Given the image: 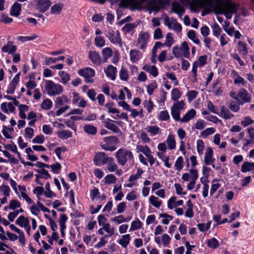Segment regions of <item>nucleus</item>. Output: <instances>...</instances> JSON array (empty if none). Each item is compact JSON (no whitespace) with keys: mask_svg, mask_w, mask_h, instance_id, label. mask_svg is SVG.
I'll list each match as a JSON object with an SVG mask.
<instances>
[{"mask_svg":"<svg viewBox=\"0 0 254 254\" xmlns=\"http://www.w3.org/2000/svg\"><path fill=\"white\" fill-rule=\"evenodd\" d=\"M220 117L226 119H230L233 117V115L224 106H222L219 114H217Z\"/></svg>","mask_w":254,"mask_h":254,"instance_id":"de8ad7c7","label":"nucleus"},{"mask_svg":"<svg viewBox=\"0 0 254 254\" xmlns=\"http://www.w3.org/2000/svg\"><path fill=\"white\" fill-rule=\"evenodd\" d=\"M103 123L106 128L111 130L114 133L121 134L122 132L121 129L116 125L117 122H116L109 118H107L103 121Z\"/></svg>","mask_w":254,"mask_h":254,"instance_id":"412c9836","label":"nucleus"},{"mask_svg":"<svg viewBox=\"0 0 254 254\" xmlns=\"http://www.w3.org/2000/svg\"><path fill=\"white\" fill-rule=\"evenodd\" d=\"M171 95L172 100L177 102L179 101L178 100L181 98L182 93L178 88H175L172 90Z\"/></svg>","mask_w":254,"mask_h":254,"instance_id":"5fc2aeb1","label":"nucleus"},{"mask_svg":"<svg viewBox=\"0 0 254 254\" xmlns=\"http://www.w3.org/2000/svg\"><path fill=\"white\" fill-rule=\"evenodd\" d=\"M16 47L13 44L12 42H8L1 48V51L3 53H8L9 55H13L16 53Z\"/></svg>","mask_w":254,"mask_h":254,"instance_id":"c85d7f7f","label":"nucleus"},{"mask_svg":"<svg viewBox=\"0 0 254 254\" xmlns=\"http://www.w3.org/2000/svg\"><path fill=\"white\" fill-rule=\"evenodd\" d=\"M142 69L149 73L153 77H157L159 74L157 68L153 65L146 64L142 67Z\"/></svg>","mask_w":254,"mask_h":254,"instance_id":"7c9ffc66","label":"nucleus"},{"mask_svg":"<svg viewBox=\"0 0 254 254\" xmlns=\"http://www.w3.org/2000/svg\"><path fill=\"white\" fill-rule=\"evenodd\" d=\"M188 37L196 45H200V43L198 38L196 35V33L193 30H190L188 33Z\"/></svg>","mask_w":254,"mask_h":254,"instance_id":"0e129e2a","label":"nucleus"},{"mask_svg":"<svg viewBox=\"0 0 254 254\" xmlns=\"http://www.w3.org/2000/svg\"><path fill=\"white\" fill-rule=\"evenodd\" d=\"M164 24L169 29H173L177 32L180 33L182 30V27L181 24L179 23L176 19L170 18L166 14L164 16Z\"/></svg>","mask_w":254,"mask_h":254,"instance_id":"9d476101","label":"nucleus"},{"mask_svg":"<svg viewBox=\"0 0 254 254\" xmlns=\"http://www.w3.org/2000/svg\"><path fill=\"white\" fill-rule=\"evenodd\" d=\"M20 72L17 73L8 84L6 89V92L8 94H12L14 93L15 89L20 81Z\"/></svg>","mask_w":254,"mask_h":254,"instance_id":"5701e85b","label":"nucleus"},{"mask_svg":"<svg viewBox=\"0 0 254 254\" xmlns=\"http://www.w3.org/2000/svg\"><path fill=\"white\" fill-rule=\"evenodd\" d=\"M106 36L111 43L119 45L120 47L122 46V39L119 31L110 28L106 34Z\"/></svg>","mask_w":254,"mask_h":254,"instance_id":"9b49d317","label":"nucleus"},{"mask_svg":"<svg viewBox=\"0 0 254 254\" xmlns=\"http://www.w3.org/2000/svg\"><path fill=\"white\" fill-rule=\"evenodd\" d=\"M171 237L167 233H164L161 236L154 237L155 242L158 246L164 248L169 247L171 242Z\"/></svg>","mask_w":254,"mask_h":254,"instance_id":"dca6fc26","label":"nucleus"},{"mask_svg":"<svg viewBox=\"0 0 254 254\" xmlns=\"http://www.w3.org/2000/svg\"><path fill=\"white\" fill-rule=\"evenodd\" d=\"M136 151L137 153H142L145 156L148 155L150 153H152V151L147 145L137 144L136 147Z\"/></svg>","mask_w":254,"mask_h":254,"instance_id":"37998d69","label":"nucleus"},{"mask_svg":"<svg viewBox=\"0 0 254 254\" xmlns=\"http://www.w3.org/2000/svg\"><path fill=\"white\" fill-rule=\"evenodd\" d=\"M11 190L7 185L2 184L0 186V193L2 198H1V203L5 204L7 202L8 197L10 196Z\"/></svg>","mask_w":254,"mask_h":254,"instance_id":"b1692460","label":"nucleus"},{"mask_svg":"<svg viewBox=\"0 0 254 254\" xmlns=\"http://www.w3.org/2000/svg\"><path fill=\"white\" fill-rule=\"evenodd\" d=\"M184 158L182 156H179L175 161L174 167L176 170L181 171L184 167Z\"/></svg>","mask_w":254,"mask_h":254,"instance_id":"680f3d73","label":"nucleus"},{"mask_svg":"<svg viewBox=\"0 0 254 254\" xmlns=\"http://www.w3.org/2000/svg\"><path fill=\"white\" fill-rule=\"evenodd\" d=\"M230 96L241 105L250 102L252 99L251 95L244 88L241 89L238 92L231 91Z\"/></svg>","mask_w":254,"mask_h":254,"instance_id":"20e7f679","label":"nucleus"},{"mask_svg":"<svg viewBox=\"0 0 254 254\" xmlns=\"http://www.w3.org/2000/svg\"><path fill=\"white\" fill-rule=\"evenodd\" d=\"M211 186L210 190V195L213 196L214 193L219 189L221 185L218 182L217 180L214 179L211 182Z\"/></svg>","mask_w":254,"mask_h":254,"instance_id":"69168bd1","label":"nucleus"},{"mask_svg":"<svg viewBox=\"0 0 254 254\" xmlns=\"http://www.w3.org/2000/svg\"><path fill=\"white\" fill-rule=\"evenodd\" d=\"M147 7L150 13L152 11L157 12L160 9V3L155 0H151L147 3Z\"/></svg>","mask_w":254,"mask_h":254,"instance_id":"4c0bfd02","label":"nucleus"},{"mask_svg":"<svg viewBox=\"0 0 254 254\" xmlns=\"http://www.w3.org/2000/svg\"><path fill=\"white\" fill-rule=\"evenodd\" d=\"M64 56H60L58 58L46 57L45 63L46 65H50L52 64L56 63L59 61H64Z\"/></svg>","mask_w":254,"mask_h":254,"instance_id":"bf43d9fd","label":"nucleus"},{"mask_svg":"<svg viewBox=\"0 0 254 254\" xmlns=\"http://www.w3.org/2000/svg\"><path fill=\"white\" fill-rule=\"evenodd\" d=\"M58 75L61 78L60 82L63 84H66L70 80L69 74L64 71L60 70Z\"/></svg>","mask_w":254,"mask_h":254,"instance_id":"8fccbe9b","label":"nucleus"},{"mask_svg":"<svg viewBox=\"0 0 254 254\" xmlns=\"http://www.w3.org/2000/svg\"><path fill=\"white\" fill-rule=\"evenodd\" d=\"M45 90L49 96L59 95L64 92V88L60 84L56 83L51 80L45 81Z\"/></svg>","mask_w":254,"mask_h":254,"instance_id":"7ed1b4c3","label":"nucleus"},{"mask_svg":"<svg viewBox=\"0 0 254 254\" xmlns=\"http://www.w3.org/2000/svg\"><path fill=\"white\" fill-rule=\"evenodd\" d=\"M0 109L4 113L9 114L14 112L15 108L12 102H3L0 105Z\"/></svg>","mask_w":254,"mask_h":254,"instance_id":"c756f323","label":"nucleus"},{"mask_svg":"<svg viewBox=\"0 0 254 254\" xmlns=\"http://www.w3.org/2000/svg\"><path fill=\"white\" fill-rule=\"evenodd\" d=\"M183 204L184 201L182 199L178 200L177 196L175 195L172 196L167 201V207L170 210L174 209Z\"/></svg>","mask_w":254,"mask_h":254,"instance_id":"a878e982","label":"nucleus"},{"mask_svg":"<svg viewBox=\"0 0 254 254\" xmlns=\"http://www.w3.org/2000/svg\"><path fill=\"white\" fill-rule=\"evenodd\" d=\"M186 109V104L184 100L175 102L171 108V114L176 121L180 120V115L182 110Z\"/></svg>","mask_w":254,"mask_h":254,"instance_id":"6e6552de","label":"nucleus"},{"mask_svg":"<svg viewBox=\"0 0 254 254\" xmlns=\"http://www.w3.org/2000/svg\"><path fill=\"white\" fill-rule=\"evenodd\" d=\"M131 237L130 234H125L122 236L120 239L118 241V243L124 248H127L130 243Z\"/></svg>","mask_w":254,"mask_h":254,"instance_id":"a19ab883","label":"nucleus"},{"mask_svg":"<svg viewBox=\"0 0 254 254\" xmlns=\"http://www.w3.org/2000/svg\"><path fill=\"white\" fill-rule=\"evenodd\" d=\"M207 56L203 55L199 57L198 59L192 64L191 71L195 79H196L197 77V68L205 65L207 63Z\"/></svg>","mask_w":254,"mask_h":254,"instance_id":"4468645a","label":"nucleus"},{"mask_svg":"<svg viewBox=\"0 0 254 254\" xmlns=\"http://www.w3.org/2000/svg\"><path fill=\"white\" fill-rule=\"evenodd\" d=\"M159 218L161 219V223L165 225H168L170 221L173 219V216L172 215L166 213L160 214Z\"/></svg>","mask_w":254,"mask_h":254,"instance_id":"49530a36","label":"nucleus"},{"mask_svg":"<svg viewBox=\"0 0 254 254\" xmlns=\"http://www.w3.org/2000/svg\"><path fill=\"white\" fill-rule=\"evenodd\" d=\"M142 225L143 223L138 218H136L131 222L129 231L133 232L138 230L142 228Z\"/></svg>","mask_w":254,"mask_h":254,"instance_id":"79ce46f5","label":"nucleus"},{"mask_svg":"<svg viewBox=\"0 0 254 254\" xmlns=\"http://www.w3.org/2000/svg\"><path fill=\"white\" fill-rule=\"evenodd\" d=\"M80 75L83 76L87 82H92V80L91 77H93L95 75V71L93 69L90 67H86L84 69H80L79 71Z\"/></svg>","mask_w":254,"mask_h":254,"instance_id":"393cba45","label":"nucleus"},{"mask_svg":"<svg viewBox=\"0 0 254 254\" xmlns=\"http://www.w3.org/2000/svg\"><path fill=\"white\" fill-rule=\"evenodd\" d=\"M18 193L15 194L18 198L20 199H23V200H25L29 205L32 204V200L27 194L26 187L24 185H18Z\"/></svg>","mask_w":254,"mask_h":254,"instance_id":"f3484780","label":"nucleus"},{"mask_svg":"<svg viewBox=\"0 0 254 254\" xmlns=\"http://www.w3.org/2000/svg\"><path fill=\"white\" fill-rule=\"evenodd\" d=\"M84 131L87 134L94 135L97 133V127L92 125H85L83 127Z\"/></svg>","mask_w":254,"mask_h":254,"instance_id":"864d4df0","label":"nucleus"},{"mask_svg":"<svg viewBox=\"0 0 254 254\" xmlns=\"http://www.w3.org/2000/svg\"><path fill=\"white\" fill-rule=\"evenodd\" d=\"M45 189L46 190H44V195L46 197L51 198L56 196V193L51 190L50 184L49 182L45 184Z\"/></svg>","mask_w":254,"mask_h":254,"instance_id":"6e6d98bb","label":"nucleus"},{"mask_svg":"<svg viewBox=\"0 0 254 254\" xmlns=\"http://www.w3.org/2000/svg\"><path fill=\"white\" fill-rule=\"evenodd\" d=\"M110 158L105 153L98 152L95 155L93 159L94 164L97 166H101L106 164L107 161Z\"/></svg>","mask_w":254,"mask_h":254,"instance_id":"6ab92c4d","label":"nucleus"},{"mask_svg":"<svg viewBox=\"0 0 254 254\" xmlns=\"http://www.w3.org/2000/svg\"><path fill=\"white\" fill-rule=\"evenodd\" d=\"M254 170V163L244 162L241 167V172L247 173Z\"/></svg>","mask_w":254,"mask_h":254,"instance_id":"3c124183","label":"nucleus"},{"mask_svg":"<svg viewBox=\"0 0 254 254\" xmlns=\"http://www.w3.org/2000/svg\"><path fill=\"white\" fill-rule=\"evenodd\" d=\"M182 3H189L190 9L196 11L199 9L210 7L212 5L211 0H180Z\"/></svg>","mask_w":254,"mask_h":254,"instance_id":"39448f33","label":"nucleus"},{"mask_svg":"<svg viewBox=\"0 0 254 254\" xmlns=\"http://www.w3.org/2000/svg\"><path fill=\"white\" fill-rule=\"evenodd\" d=\"M172 52L177 58L189 59L190 57V48L186 42H183L180 46H175L172 49Z\"/></svg>","mask_w":254,"mask_h":254,"instance_id":"423d86ee","label":"nucleus"},{"mask_svg":"<svg viewBox=\"0 0 254 254\" xmlns=\"http://www.w3.org/2000/svg\"><path fill=\"white\" fill-rule=\"evenodd\" d=\"M105 164H106V168L109 172H115L116 175L118 176H120L123 174L122 169H119L118 164L112 157H110Z\"/></svg>","mask_w":254,"mask_h":254,"instance_id":"ddd939ff","label":"nucleus"},{"mask_svg":"<svg viewBox=\"0 0 254 254\" xmlns=\"http://www.w3.org/2000/svg\"><path fill=\"white\" fill-rule=\"evenodd\" d=\"M57 134L58 137L62 140L67 139L72 137V132L68 130H61L57 132Z\"/></svg>","mask_w":254,"mask_h":254,"instance_id":"a18cd8bd","label":"nucleus"},{"mask_svg":"<svg viewBox=\"0 0 254 254\" xmlns=\"http://www.w3.org/2000/svg\"><path fill=\"white\" fill-rule=\"evenodd\" d=\"M18 109L19 111V116L22 119H25L26 118V112H27L29 109V107L26 105L20 104L18 105Z\"/></svg>","mask_w":254,"mask_h":254,"instance_id":"09e8293b","label":"nucleus"},{"mask_svg":"<svg viewBox=\"0 0 254 254\" xmlns=\"http://www.w3.org/2000/svg\"><path fill=\"white\" fill-rule=\"evenodd\" d=\"M149 202L153 207L158 209L160 208L162 203V201L158 197L153 195L149 196Z\"/></svg>","mask_w":254,"mask_h":254,"instance_id":"c03bdc74","label":"nucleus"},{"mask_svg":"<svg viewBox=\"0 0 254 254\" xmlns=\"http://www.w3.org/2000/svg\"><path fill=\"white\" fill-rule=\"evenodd\" d=\"M196 149L198 155L200 156H202L204 149V143L202 140L198 139L196 141Z\"/></svg>","mask_w":254,"mask_h":254,"instance_id":"e2e57ef3","label":"nucleus"},{"mask_svg":"<svg viewBox=\"0 0 254 254\" xmlns=\"http://www.w3.org/2000/svg\"><path fill=\"white\" fill-rule=\"evenodd\" d=\"M119 77L121 80L127 81L129 78L128 70L122 66L119 71Z\"/></svg>","mask_w":254,"mask_h":254,"instance_id":"4d7b16f0","label":"nucleus"},{"mask_svg":"<svg viewBox=\"0 0 254 254\" xmlns=\"http://www.w3.org/2000/svg\"><path fill=\"white\" fill-rule=\"evenodd\" d=\"M176 136L172 132L168 134L164 142L159 143L157 145V155L168 168L171 167V164L169 163L170 156L166 155L167 150H173L176 149Z\"/></svg>","mask_w":254,"mask_h":254,"instance_id":"f257e3e1","label":"nucleus"},{"mask_svg":"<svg viewBox=\"0 0 254 254\" xmlns=\"http://www.w3.org/2000/svg\"><path fill=\"white\" fill-rule=\"evenodd\" d=\"M118 143V138L115 136H110L103 138L101 142V147L105 150L113 151L116 149V144Z\"/></svg>","mask_w":254,"mask_h":254,"instance_id":"1a4fd4ad","label":"nucleus"},{"mask_svg":"<svg viewBox=\"0 0 254 254\" xmlns=\"http://www.w3.org/2000/svg\"><path fill=\"white\" fill-rule=\"evenodd\" d=\"M37 7L41 11L44 12L50 6L51 3L49 0H35Z\"/></svg>","mask_w":254,"mask_h":254,"instance_id":"473e14b6","label":"nucleus"},{"mask_svg":"<svg viewBox=\"0 0 254 254\" xmlns=\"http://www.w3.org/2000/svg\"><path fill=\"white\" fill-rule=\"evenodd\" d=\"M97 219L99 226L103 227V229L109 235V236H112L114 234L115 229L114 227L110 223L105 222V217L104 215H99Z\"/></svg>","mask_w":254,"mask_h":254,"instance_id":"2eb2a0df","label":"nucleus"},{"mask_svg":"<svg viewBox=\"0 0 254 254\" xmlns=\"http://www.w3.org/2000/svg\"><path fill=\"white\" fill-rule=\"evenodd\" d=\"M104 72L106 76L111 80L114 81L116 79L117 72V69L116 67L112 65H109L104 69Z\"/></svg>","mask_w":254,"mask_h":254,"instance_id":"cd10ccee","label":"nucleus"},{"mask_svg":"<svg viewBox=\"0 0 254 254\" xmlns=\"http://www.w3.org/2000/svg\"><path fill=\"white\" fill-rule=\"evenodd\" d=\"M144 107L146 109L148 113H150L152 112L155 105L153 104L152 100H145L143 103Z\"/></svg>","mask_w":254,"mask_h":254,"instance_id":"052dcab7","label":"nucleus"},{"mask_svg":"<svg viewBox=\"0 0 254 254\" xmlns=\"http://www.w3.org/2000/svg\"><path fill=\"white\" fill-rule=\"evenodd\" d=\"M146 91L149 96L152 95L154 91L157 88L158 85L156 81H153L146 86Z\"/></svg>","mask_w":254,"mask_h":254,"instance_id":"13d9d810","label":"nucleus"},{"mask_svg":"<svg viewBox=\"0 0 254 254\" xmlns=\"http://www.w3.org/2000/svg\"><path fill=\"white\" fill-rule=\"evenodd\" d=\"M151 136H155L161 133V129L156 125L148 126L145 128Z\"/></svg>","mask_w":254,"mask_h":254,"instance_id":"e433bc0d","label":"nucleus"},{"mask_svg":"<svg viewBox=\"0 0 254 254\" xmlns=\"http://www.w3.org/2000/svg\"><path fill=\"white\" fill-rule=\"evenodd\" d=\"M166 47H171L174 43V40L173 37V34L171 33H168L166 34L165 41L164 43Z\"/></svg>","mask_w":254,"mask_h":254,"instance_id":"338daca9","label":"nucleus"},{"mask_svg":"<svg viewBox=\"0 0 254 254\" xmlns=\"http://www.w3.org/2000/svg\"><path fill=\"white\" fill-rule=\"evenodd\" d=\"M139 197V193L136 190H132L126 195V199L129 201L137 199Z\"/></svg>","mask_w":254,"mask_h":254,"instance_id":"603ef678","label":"nucleus"},{"mask_svg":"<svg viewBox=\"0 0 254 254\" xmlns=\"http://www.w3.org/2000/svg\"><path fill=\"white\" fill-rule=\"evenodd\" d=\"M16 224L25 229L28 235H30L31 227L28 217L24 216H19L16 221Z\"/></svg>","mask_w":254,"mask_h":254,"instance_id":"aec40b11","label":"nucleus"},{"mask_svg":"<svg viewBox=\"0 0 254 254\" xmlns=\"http://www.w3.org/2000/svg\"><path fill=\"white\" fill-rule=\"evenodd\" d=\"M21 10V4L15 2L11 7L10 14L11 16L18 17L20 14Z\"/></svg>","mask_w":254,"mask_h":254,"instance_id":"58836bf2","label":"nucleus"},{"mask_svg":"<svg viewBox=\"0 0 254 254\" xmlns=\"http://www.w3.org/2000/svg\"><path fill=\"white\" fill-rule=\"evenodd\" d=\"M143 173V171L140 169H138L135 174L131 175L128 179L129 183L125 184V187L127 188H132L133 187H137L138 184L137 180L141 178V175Z\"/></svg>","mask_w":254,"mask_h":254,"instance_id":"a211bd4d","label":"nucleus"},{"mask_svg":"<svg viewBox=\"0 0 254 254\" xmlns=\"http://www.w3.org/2000/svg\"><path fill=\"white\" fill-rule=\"evenodd\" d=\"M130 60L132 63H137L142 57V53L139 51L134 49L129 52Z\"/></svg>","mask_w":254,"mask_h":254,"instance_id":"72a5a7b5","label":"nucleus"},{"mask_svg":"<svg viewBox=\"0 0 254 254\" xmlns=\"http://www.w3.org/2000/svg\"><path fill=\"white\" fill-rule=\"evenodd\" d=\"M69 100L67 96L65 95H62L57 97L55 101V106L56 108H59L64 105V104L69 102Z\"/></svg>","mask_w":254,"mask_h":254,"instance_id":"ea45409f","label":"nucleus"},{"mask_svg":"<svg viewBox=\"0 0 254 254\" xmlns=\"http://www.w3.org/2000/svg\"><path fill=\"white\" fill-rule=\"evenodd\" d=\"M196 114V111L193 109H191L187 112L181 119L180 118V121L182 123H187L194 118Z\"/></svg>","mask_w":254,"mask_h":254,"instance_id":"c9c22d12","label":"nucleus"},{"mask_svg":"<svg viewBox=\"0 0 254 254\" xmlns=\"http://www.w3.org/2000/svg\"><path fill=\"white\" fill-rule=\"evenodd\" d=\"M238 8L239 5L227 1L221 6L220 13L224 14L227 19H230L232 14L236 13Z\"/></svg>","mask_w":254,"mask_h":254,"instance_id":"0eeeda50","label":"nucleus"},{"mask_svg":"<svg viewBox=\"0 0 254 254\" xmlns=\"http://www.w3.org/2000/svg\"><path fill=\"white\" fill-rule=\"evenodd\" d=\"M150 39V35L147 32H140L138 34L136 46L141 50L146 49Z\"/></svg>","mask_w":254,"mask_h":254,"instance_id":"f8f14e48","label":"nucleus"},{"mask_svg":"<svg viewBox=\"0 0 254 254\" xmlns=\"http://www.w3.org/2000/svg\"><path fill=\"white\" fill-rule=\"evenodd\" d=\"M10 229L17 233L18 235V240L22 245H24L25 242V239L23 232L18 228L16 227L13 224H10L9 225Z\"/></svg>","mask_w":254,"mask_h":254,"instance_id":"f704fd0d","label":"nucleus"},{"mask_svg":"<svg viewBox=\"0 0 254 254\" xmlns=\"http://www.w3.org/2000/svg\"><path fill=\"white\" fill-rule=\"evenodd\" d=\"M115 157L118 164L122 166H125L127 163H132L134 160L132 152L125 148L118 149L115 153Z\"/></svg>","mask_w":254,"mask_h":254,"instance_id":"f03ea898","label":"nucleus"},{"mask_svg":"<svg viewBox=\"0 0 254 254\" xmlns=\"http://www.w3.org/2000/svg\"><path fill=\"white\" fill-rule=\"evenodd\" d=\"M213 151L210 147H208L206 149L203 162L206 165H212L213 168H215L214 164L215 159L213 157Z\"/></svg>","mask_w":254,"mask_h":254,"instance_id":"4be33fe9","label":"nucleus"},{"mask_svg":"<svg viewBox=\"0 0 254 254\" xmlns=\"http://www.w3.org/2000/svg\"><path fill=\"white\" fill-rule=\"evenodd\" d=\"M89 59L95 65L101 64V59L99 53L95 51H91L88 54Z\"/></svg>","mask_w":254,"mask_h":254,"instance_id":"2f4dec72","label":"nucleus"},{"mask_svg":"<svg viewBox=\"0 0 254 254\" xmlns=\"http://www.w3.org/2000/svg\"><path fill=\"white\" fill-rule=\"evenodd\" d=\"M190 173H185L182 175V179L185 182L196 180L198 178V171L195 169H190Z\"/></svg>","mask_w":254,"mask_h":254,"instance_id":"bb28decb","label":"nucleus"},{"mask_svg":"<svg viewBox=\"0 0 254 254\" xmlns=\"http://www.w3.org/2000/svg\"><path fill=\"white\" fill-rule=\"evenodd\" d=\"M52 101L50 99L46 98L42 101L40 107L43 110H50L52 107Z\"/></svg>","mask_w":254,"mask_h":254,"instance_id":"774afa93","label":"nucleus"}]
</instances>
